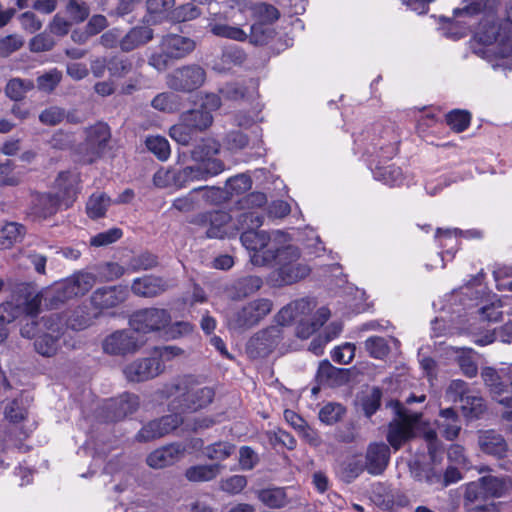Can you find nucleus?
<instances>
[{"label": "nucleus", "instance_id": "obj_1", "mask_svg": "<svg viewBox=\"0 0 512 512\" xmlns=\"http://www.w3.org/2000/svg\"><path fill=\"white\" fill-rule=\"evenodd\" d=\"M264 217L257 211H245L237 218L236 230L241 231L242 245L250 251V259L254 265L265 266L273 263L274 253L280 248L271 242L270 235L257 230L263 224Z\"/></svg>", "mask_w": 512, "mask_h": 512}, {"label": "nucleus", "instance_id": "obj_2", "mask_svg": "<svg viewBox=\"0 0 512 512\" xmlns=\"http://www.w3.org/2000/svg\"><path fill=\"white\" fill-rule=\"evenodd\" d=\"M163 400L174 399L168 404L174 413L196 412L207 407L215 397L211 387H199L191 376H185L181 381L165 384L157 391Z\"/></svg>", "mask_w": 512, "mask_h": 512}, {"label": "nucleus", "instance_id": "obj_3", "mask_svg": "<svg viewBox=\"0 0 512 512\" xmlns=\"http://www.w3.org/2000/svg\"><path fill=\"white\" fill-rule=\"evenodd\" d=\"M274 255L276 256L273 262L277 268L270 276L274 285H291L309 275L311 271L309 266L299 262L301 256L299 248L293 245L283 246Z\"/></svg>", "mask_w": 512, "mask_h": 512}, {"label": "nucleus", "instance_id": "obj_4", "mask_svg": "<svg viewBox=\"0 0 512 512\" xmlns=\"http://www.w3.org/2000/svg\"><path fill=\"white\" fill-rule=\"evenodd\" d=\"M366 134L369 141L366 150L371 156L389 161L398 154L401 138L394 125L375 123Z\"/></svg>", "mask_w": 512, "mask_h": 512}, {"label": "nucleus", "instance_id": "obj_5", "mask_svg": "<svg viewBox=\"0 0 512 512\" xmlns=\"http://www.w3.org/2000/svg\"><path fill=\"white\" fill-rule=\"evenodd\" d=\"M146 340L134 329H121L107 335L102 342L104 353L111 356L133 355L145 344Z\"/></svg>", "mask_w": 512, "mask_h": 512}, {"label": "nucleus", "instance_id": "obj_6", "mask_svg": "<svg viewBox=\"0 0 512 512\" xmlns=\"http://www.w3.org/2000/svg\"><path fill=\"white\" fill-rule=\"evenodd\" d=\"M221 144L214 138L201 139L191 150V158L199 163L197 167L208 177L219 175L225 170L222 160L214 158L220 152Z\"/></svg>", "mask_w": 512, "mask_h": 512}, {"label": "nucleus", "instance_id": "obj_7", "mask_svg": "<svg viewBox=\"0 0 512 512\" xmlns=\"http://www.w3.org/2000/svg\"><path fill=\"white\" fill-rule=\"evenodd\" d=\"M206 71L199 64H187L174 69L166 77L167 86L177 92L192 93L206 81Z\"/></svg>", "mask_w": 512, "mask_h": 512}, {"label": "nucleus", "instance_id": "obj_8", "mask_svg": "<svg viewBox=\"0 0 512 512\" xmlns=\"http://www.w3.org/2000/svg\"><path fill=\"white\" fill-rule=\"evenodd\" d=\"M171 320L167 309L148 307L134 311L129 318V325L138 334H149L165 330Z\"/></svg>", "mask_w": 512, "mask_h": 512}, {"label": "nucleus", "instance_id": "obj_9", "mask_svg": "<svg viewBox=\"0 0 512 512\" xmlns=\"http://www.w3.org/2000/svg\"><path fill=\"white\" fill-rule=\"evenodd\" d=\"M231 222V215L223 210H209L197 213L190 217L188 223L198 229L205 230L210 239H224L229 236L227 225Z\"/></svg>", "mask_w": 512, "mask_h": 512}, {"label": "nucleus", "instance_id": "obj_10", "mask_svg": "<svg viewBox=\"0 0 512 512\" xmlns=\"http://www.w3.org/2000/svg\"><path fill=\"white\" fill-rule=\"evenodd\" d=\"M92 277L88 274H78L58 283L50 293L46 294L45 301L50 306H57L73 297L84 295L91 287Z\"/></svg>", "mask_w": 512, "mask_h": 512}, {"label": "nucleus", "instance_id": "obj_11", "mask_svg": "<svg viewBox=\"0 0 512 512\" xmlns=\"http://www.w3.org/2000/svg\"><path fill=\"white\" fill-rule=\"evenodd\" d=\"M272 306V301L267 298L250 301L233 313L230 324L235 329H249L264 319L271 312Z\"/></svg>", "mask_w": 512, "mask_h": 512}, {"label": "nucleus", "instance_id": "obj_12", "mask_svg": "<svg viewBox=\"0 0 512 512\" xmlns=\"http://www.w3.org/2000/svg\"><path fill=\"white\" fill-rule=\"evenodd\" d=\"M398 418L388 425L387 442L395 451L399 450L407 441L414 437V425L420 415L409 414L405 409L397 410Z\"/></svg>", "mask_w": 512, "mask_h": 512}, {"label": "nucleus", "instance_id": "obj_13", "mask_svg": "<svg viewBox=\"0 0 512 512\" xmlns=\"http://www.w3.org/2000/svg\"><path fill=\"white\" fill-rule=\"evenodd\" d=\"M140 406L137 394L123 392L107 400L102 408V417L106 423H116L135 413Z\"/></svg>", "mask_w": 512, "mask_h": 512}, {"label": "nucleus", "instance_id": "obj_14", "mask_svg": "<svg viewBox=\"0 0 512 512\" xmlns=\"http://www.w3.org/2000/svg\"><path fill=\"white\" fill-rule=\"evenodd\" d=\"M183 417L180 413L164 415L158 419L151 420L144 424L135 435V441L139 443H147L159 439L183 424Z\"/></svg>", "mask_w": 512, "mask_h": 512}, {"label": "nucleus", "instance_id": "obj_15", "mask_svg": "<svg viewBox=\"0 0 512 512\" xmlns=\"http://www.w3.org/2000/svg\"><path fill=\"white\" fill-rule=\"evenodd\" d=\"M283 339L279 326H269L254 334L247 343V353L251 358L269 356Z\"/></svg>", "mask_w": 512, "mask_h": 512}, {"label": "nucleus", "instance_id": "obj_16", "mask_svg": "<svg viewBox=\"0 0 512 512\" xmlns=\"http://www.w3.org/2000/svg\"><path fill=\"white\" fill-rule=\"evenodd\" d=\"M481 378L493 399L507 407H512V396L500 398L504 394L512 392L511 381L506 369L498 372L494 367L486 366L481 370Z\"/></svg>", "mask_w": 512, "mask_h": 512}, {"label": "nucleus", "instance_id": "obj_17", "mask_svg": "<svg viewBox=\"0 0 512 512\" xmlns=\"http://www.w3.org/2000/svg\"><path fill=\"white\" fill-rule=\"evenodd\" d=\"M164 371V365L159 358L145 357L132 361L123 369L128 382L140 383L153 379Z\"/></svg>", "mask_w": 512, "mask_h": 512}, {"label": "nucleus", "instance_id": "obj_18", "mask_svg": "<svg viewBox=\"0 0 512 512\" xmlns=\"http://www.w3.org/2000/svg\"><path fill=\"white\" fill-rule=\"evenodd\" d=\"M129 297V289L126 285L102 286L95 289L90 301L92 306L100 312L116 308Z\"/></svg>", "mask_w": 512, "mask_h": 512}, {"label": "nucleus", "instance_id": "obj_19", "mask_svg": "<svg viewBox=\"0 0 512 512\" xmlns=\"http://www.w3.org/2000/svg\"><path fill=\"white\" fill-rule=\"evenodd\" d=\"M171 288L170 281L162 276L153 274L133 279L131 291L134 295L144 298H154Z\"/></svg>", "mask_w": 512, "mask_h": 512}, {"label": "nucleus", "instance_id": "obj_20", "mask_svg": "<svg viewBox=\"0 0 512 512\" xmlns=\"http://www.w3.org/2000/svg\"><path fill=\"white\" fill-rule=\"evenodd\" d=\"M80 174L70 170L61 171L58 173L54 188L57 190L55 195L60 196V201L68 208L77 198L80 192Z\"/></svg>", "mask_w": 512, "mask_h": 512}, {"label": "nucleus", "instance_id": "obj_21", "mask_svg": "<svg viewBox=\"0 0 512 512\" xmlns=\"http://www.w3.org/2000/svg\"><path fill=\"white\" fill-rule=\"evenodd\" d=\"M85 145L90 149L93 157L90 161L100 158L104 153L110 139L111 129L105 122L98 121L85 129Z\"/></svg>", "mask_w": 512, "mask_h": 512}, {"label": "nucleus", "instance_id": "obj_22", "mask_svg": "<svg viewBox=\"0 0 512 512\" xmlns=\"http://www.w3.org/2000/svg\"><path fill=\"white\" fill-rule=\"evenodd\" d=\"M390 447L383 442H374L368 445L366 451V470L371 475H380L387 468L390 461Z\"/></svg>", "mask_w": 512, "mask_h": 512}, {"label": "nucleus", "instance_id": "obj_23", "mask_svg": "<svg viewBox=\"0 0 512 512\" xmlns=\"http://www.w3.org/2000/svg\"><path fill=\"white\" fill-rule=\"evenodd\" d=\"M159 47L162 51H166L173 60H179L193 52L196 43L186 36L167 34L162 37Z\"/></svg>", "mask_w": 512, "mask_h": 512}, {"label": "nucleus", "instance_id": "obj_24", "mask_svg": "<svg viewBox=\"0 0 512 512\" xmlns=\"http://www.w3.org/2000/svg\"><path fill=\"white\" fill-rule=\"evenodd\" d=\"M185 447L180 443H171L151 452L147 464L155 469H162L175 464L183 456Z\"/></svg>", "mask_w": 512, "mask_h": 512}, {"label": "nucleus", "instance_id": "obj_25", "mask_svg": "<svg viewBox=\"0 0 512 512\" xmlns=\"http://www.w3.org/2000/svg\"><path fill=\"white\" fill-rule=\"evenodd\" d=\"M486 495L483 484L470 482L467 484L464 493V507L468 512H496L497 506L494 502L483 504Z\"/></svg>", "mask_w": 512, "mask_h": 512}, {"label": "nucleus", "instance_id": "obj_26", "mask_svg": "<svg viewBox=\"0 0 512 512\" xmlns=\"http://www.w3.org/2000/svg\"><path fill=\"white\" fill-rule=\"evenodd\" d=\"M478 444L480 450L487 455L498 459H503L507 456L508 444L505 438L493 429L480 432Z\"/></svg>", "mask_w": 512, "mask_h": 512}, {"label": "nucleus", "instance_id": "obj_27", "mask_svg": "<svg viewBox=\"0 0 512 512\" xmlns=\"http://www.w3.org/2000/svg\"><path fill=\"white\" fill-rule=\"evenodd\" d=\"M61 204L60 196L50 192H36L33 195L32 214L41 219L55 215Z\"/></svg>", "mask_w": 512, "mask_h": 512}, {"label": "nucleus", "instance_id": "obj_28", "mask_svg": "<svg viewBox=\"0 0 512 512\" xmlns=\"http://www.w3.org/2000/svg\"><path fill=\"white\" fill-rule=\"evenodd\" d=\"M17 301L19 304L16 307V315L18 314L19 306H22V311L29 316H37L40 312L42 304V295L34 293L29 284H21L16 289Z\"/></svg>", "mask_w": 512, "mask_h": 512}, {"label": "nucleus", "instance_id": "obj_29", "mask_svg": "<svg viewBox=\"0 0 512 512\" xmlns=\"http://www.w3.org/2000/svg\"><path fill=\"white\" fill-rule=\"evenodd\" d=\"M262 286L263 279L261 277L247 275L234 280L228 288V291L232 299L242 300L259 291Z\"/></svg>", "mask_w": 512, "mask_h": 512}, {"label": "nucleus", "instance_id": "obj_30", "mask_svg": "<svg viewBox=\"0 0 512 512\" xmlns=\"http://www.w3.org/2000/svg\"><path fill=\"white\" fill-rule=\"evenodd\" d=\"M437 427L441 435L449 441L456 439L461 431L460 418L457 411L452 408L441 409Z\"/></svg>", "mask_w": 512, "mask_h": 512}, {"label": "nucleus", "instance_id": "obj_31", "mask_svg": "<svg viewBox=\"0 0 512 512\" xmlns=\"http://www.w3.org/2000/svg\"><path fill=\"white\" fill-rule=\"evenodd\" d=\"M154 31L149 26H135L131 28L122 38L120 49L123 52H130L147 44L153 39Z\"/></svg>", "mask_w": 512, "mask_h": 512}, {"label": "nucleus", "instance_id": "obj_32", "mask_svg": "<svg viewBox=\"0 0 512 512\" xmlns=\"http://www.w3.org/2000/svg\"><path fill=\"white\" fill-rule=\"evenodd\" d=\"M68 329L81 331L92 325L95 315H92L87 305H79L63 311Z\"/></svg>", "mask_w": 512, "mask_h": 512}, {"label": "nucleus", "instance_id": "obj_33", "mask_svg": "<svg viewBox=\"0 0 512 512\" xmlns=\"http://www.w3.org/2000/svg\"><path fill=\"white\" fill-rule=\"evenodd\" d=\"M380 161L371 168L374 178L391 187L402 184L404 180L402 169L394 164L381 165Z\"/></svg>", "mask_w": 512, "mask_h": 512}, {"label": "nucleus", "instance_id": "obj_34", "mask_svg": "<svg viewBox=\"0 0 512 512\" xmlns=\"http://www.w3.org/2000/svg\"><path fill=\"white\" fill-rule=\"evenodd\" d=\"M221 467L219 463L193 465L186 469L185 477L190 482H208L218 476Z\"/></svg>", "mask_w": 512, "mask_h": 512}, {"label": "nucleus", "instance_id": "obj_35", "mask_svg": "<svg viewBox=\"0 0 512 512\" xmlns=\"http://www.w3.org/2000/svg\"><path fill=\"white\" fill-rule=\"evenodd\" d=\"M171 169L173 188L177 190L186 187L187 184L192 181L206 180L209 178L197 166H186L181 169L171 167Z\"/></svg>", "mask_w": 512, "mask_h": 512}, {"label": "nucleus", "instance_id": "obj_36", "mask_svg": "<svg viewBox=\"0 0 512 512\" xmlns=\"http://www.w3.org/2000/svg\"><path fill=\"white\" fill-rule=\"evenodd\" d=\"M208 29L213 35L220 38L231 39L239 42H244L248 38V34L242 28L219 23L215 20L209 21Z\"/></svg>", "mask_w": 512, "mask_h": 512}, {"label": "nucleus", "instance_id": "obj_37", "mask_svg": "<svg viewBox=\"0 0 512 512\" xmlns=\"http://www.w3.org/2000/svg\"><path fill=\"white\" fill-rule=\"evenodd\" d=\"M35 87L33 80L22 79L19 77L11 78L5 86L6 96L14 101H22L28 92L33 90Z\"/></svg>", "mask_w": 512, "mask_h": 512}, {"label": "nucleus", "instance_id": "obj_38", "mask_svg": "<svg viewBox=\"0 0 512 512\" xmlns=\"http://www.w3.org/2000/svg\"><path fill=\"white\" fill-rule=\"evenodd\" d=\"M111 204L110 197L105 193H93L86 203V213L90 219L96 220L106 215Z\"/></svg>", "mask_w": 512, "mask_h": 512}, {"label": "nucleus", "instance_id": "obj_39", "mask_svg": "<svg viewBox=\"0 0 512 512\" xmlns=\"http://www.w3.org/2000/svg\"><path fill=\"white\" fill-rule=\"evenodd\" d=\"M59 341L60 338L57 336L49 332H41L34 339L35 351L44 357H52L56 355L60 348Z\"/></svg>", "mask_w": 512, "mask_h": 512}, {"label": "nucleus", "instance_id": "obj_40", "mask_svg": "<svg viewBox=\"0 0 512 512\" xmlns=\"http://www.w3.org/2000/svg\"><path fill=\"white\" fill-rule=\"evenodd\" d=\"M472 120V114L465 109H453L445 114L446 125L455 133L466 131Z\"/></svg>", "mask_w": 512, "mask_h": 512}, {"label": "nucleus", "instance_id": "obj_41", "mask_svg": "<svg viewBox=\"0 0 512 512\" xmlns=\"http://www.w3.org/2000/svg\"><path fill=\"white\" fill-rule=\"evenodd\" d=\"M185 121L198 133L208 129L213 123V116L205 109H191L181 114Z\"/></svg>", "mask_w": 512, "mask_h": 512}, {"label": "nucleus", "instance_id": "obj_42", "mask_svg": "<svg viewBox=\"0 0 512 512\" xmlns=\"http://www.w3.org/2000/svg\"><path fill=\"white\" fill-rule=\"evenodd\" d=\"M257 498L267 507L279 509L286 505L287 495L283 488H266L257 491Z\"/></svg>", "mask_w": 512, "mask_h": 512}, {"label": "nucleus", "instance_id": "obj_43", "mask_svg": "<svg viewBox=\"0 0 512 512\" xmlns=\"http://www.w3.org/2000/svg\"><path fill=\"white\" fill-rule=\"evenodd\" d=\"M236 446L229 441H216L204 448V455L209 460L222 462L228 459L234 452Z\"/></svg>", "mask_w": 512, "mask_h": 512}, {"label": "nucleus", "instance_id": "obj_44", "mask_svg": "<svg viewBox=\"0 0 512 512\" xmlns=\"http://www.w3.org/2000/svg\"><path fill=\"white\" fill-rule=\"evenodd\" d=\"M198 134L197 130L180 116L178 123L172 125L169 129V136L181 145H188Z\"/></svg>", "mask_w": 512, "mask_h": 512}, {"label": "nucleus", "instance_id": "obj_45", "mask_svg": "<svg viewBox=\"0 0 512 512\" xmlns=\"http://www.w3.org/2000/svg\"><path fill=\"white\" fill-rule=\"evenodd\" d=\"M461 403V410L468 420L479 419L486 411L485 400L481 396L468 395Z\"/></svg>", "mask_w": 512, "mask_h": 512}, {"label": "nucleus", "instance_id": "obj_46", "mask_svg": "<svg viewBox=\"0 0 512 512\" xmlns=\"http://www.w3.org/2000/svg\"><path fill=\"white\" fill-rule=\"evenodd\" d=\"M462 231L455 229L437 228L435 232V241L441 248H447L446 253L454 254L457 251L458 237Z\"/></svg>", "mask_w": 512, "mask_h": 512}, {"label": "nucleus", "instance_id": "obj_47", "mask_svg": "<svg viewBox=\"0 0 512 512\" xmlns=\"http://www.w3.org/2000/svg\"><path fill=\"white\" fill-rule=\"evenodd\" d=\"M145 146L158 160L166 161L171 155V148L164 136H147Z\"/></svg>", "mask_w": 512, "mask_h": 512}, {"label": "nucleus", "instance_id": "obj_48", "mask_svg": "<svg viewBox=\"0 0 512 512\" xmlns=\"http://www.w3.org/2000/svg\"><path fill=\"white\" fill-rule=\"evenodd\" d=\"M274 29L265 22H255L250 27L249 42L255 46H264L273 38Z\"/></svg>", "mask_w": 512, "mask_h": 512}, {"label": "nucleus", "instance_id": "obj_49", "mask_svg": "<svg viewBox=\"0 0 512 512\" xmlns=\"http://www.w3.org/2000/svg\"><path fill=\"white\" fill-rule=\"evenodd\" d=\"M65 14L74 24H81L89 18L90 7L84 0H68Z\"/></svg>", "mask_w": 512, "mask_h": 512}, {"label": "nucleus", "instance_id": "obj_50", "mask_svg": "<svg viewBox=\"0 0 512 512\" xmlns=\"http://www.w3.org/2000/svg\"><path fill=\"white\" fill-rule=\"evenodd\" d=\"M24 233V226L9 222L0 229V249H8L17 242Z\"/></svg>", "mask_w": 512, "mask_h": 512}, {"label": "nucleus", "instance_id": "obj_51", "mask_svg": "<svg viewBox=\"0 0 512 512\" xmlns=\"http://www.w3.org/2000/svg\"><path fill=\"white\" fill-rule=\"evenodd\" d=\"M41 322L46 330L45 332H49L58 338H61L68 329L64 312L43 316Z\"/></svg>", "mask_w": 512, "mask_h": 512}, {"label": "nucleus", "instance_id": "obj_52", "mask_svg": "<svg viewBox=\"0 0 512 512\" xmlns=\"http://www.w3.org/2000/svg\"><path fill=\"white\" fill-rule=\"evenodd\" d=\"M480 481L483 484L486 496L488 495L493 498H500L508 491V485L504 478L484 476Z\"/></svg>", "mask_w": 512, "mask_h": 512}, {"label": "nucleus", "instance_id": "obj_53", "mask_svg": "<svg viewBox=\"0 0 512 512\" xmlns=\"http://www.w3.org/2000/svg\"><path fill=\"white\" fill-rule=\"evenodd\" d=\"M108 58L109 75L112 78H124L133 69V63L128 57L112 55Z\"/></svg>", "mask_w": 512, "mask_h": 512}, {"label": "nucleus", "instance_id": "obj_54", "mask_svg": "<svg viewBox=\"0 0 512 512\" xmlns=\"http://www.w3.org/2000/svg\"><path fill=\"white\" fill-rule=\"evenodd\" d=\"M307 303L301 299L296 300L282 307L276 314L275 319L280 326H287L294 322L298 317L300 308H304Z\"/></svg>", "mask_w": 512, "mask_h": 512}, {"label": "nucleus", "instance_id": "obj_55", "mask_svg": "<svg viewBox=\"0 0 512 512\" xmlns=\"http://www.w3.org/2000/svg\"><path fill=\"white\" fill-rule=\"evenodd\" d=\"M365 349L374 359L382 360L386 358L390 352V347L384 337L370 336L365 341Z\"/></svg>", "mask_w": 512, "mask_h": 512}, {"label": "nucleus", "instance_id": "obj_56", "mask_svg": "<svg viewBox=\"0 0 512 512\" xmlns=\"http://www.w3.org/2000/svg\"><path fill=\"white\" fill-rule=\"evenodd\" d=\"M346 413V408L339 403H327L319 411V419L326 425L339 422Z\"/></svg>", "mask_w": 512, "mask_h": 512}, {"label": "nucleus", "instance_id": "obj_57", "mask_svg": "<svg viewBox=\"0 0 512 512\" xmlns=\"http://www.w3.org/2000/svg\"><path fill=\"white\" fill-rule=\"evenodd\" d=\"M252 180L250 176L238 174L227 179L225 184L226 193L229 196L241 195L251 189Z\"/></svg>", "mask_w": 512, "mask_h": 512}, {"label": "nucleus", "instance_id": "obj_58", "mask_svg": "<svg viewBox=\"0 0 512 512\" xmlns=\"http://www.w3.org/2000/svg\"><path fill=\"white\" fill-rule=\"evenodd\" d=\"M175 5V0H147L146 8L153 20L165 18Z\"/></svg>", "mask_w": 512, "mask_h": 512}, {"label": "nucleus", "instance_id": "obj_59", "mask_svg": "<svg viewBox=\"0 0 512 512\" xmlns=\"http://www.w3.org/2000/svg\"><path fill=\"white\" fill-rule=\"evenodd\" d=\"M16 317V307H14L12 302H6L0 305V344L8 337V329L5 324L13 322Z\"/></svg>", "mask_w": 512, "mask_h": 512}, {"label": "nucleus", "instance_id": "obj_60", "mask_svg": "<svg viewBox=\"0 0 512 512\" xmlns=\"http://www.w3.org/2000/svg\"><path fill=\"white\" fill-rule=\"evenodd\" d=\"M498 0H491L492 3H490V0H478V1H472L468 5L464 6L463 8H455L453 10V16L454 17H460L462 15L467 16H474L478 15L484 10H490L493 8L494 4Z\"/></svg>", "mask_w": 512, "mask_h": 512}, {"label": "nucleus", "instance_id": "obj_61", "mask_svg": "<svg viewBox=\"0 0 512 512\" xmlns=\"http://www.w3.org/2000/svg\"><path fill=\"white\" fill-rule=\"evenodd\" d=\"M382 391L379 387H373L368 395L361 399V406L367 417L374 415L381 406Z\"/></svg>", "mask_w": 512, "mask_h": 512}, {"label": "nucleus", "instance_id": "obj_62", "mask_svg": "<svg viewBox=\"0 0 512 512\" xmlns=\"http://www.w3.org/2000/svg\"><path fill=\"white\" fill-rule=\"evenodd\" d=\"M123 236V231L120 228L113 227L104 232H100L91 237L90 245L93 247H102L117 242Z\"/></svg>", "mask_w": 512, "mask_h": 512}, {"label": "nucleus", "instance_id": "obj_63", "mask_svg": "<svg viewBox=\"0 0 512 512\" xmlns=\"http://www.w3.org/2000/svg\"><path fill=\"white\" fill-rule=\"evenodd\" d=\"M55 45L56 42L51 33L46 32L36 34L29 41V49L35 53L50 51Z\"/></svg>", "mask_w": 512, "mask_h": 512}, {"label": "nucleus", "instance_id": "obj_64", "mask_svg": "<svg viewBox=\"0 0 512 512\" xmlns=\"http://www.w3.org/2000/svg\"><path fill=\"white\" fill-rule=\"evenodd\" d=\"M62 79L59 70L53 69L37 77V86L41 91L52 92Z\"/></svg>", "mask_w": 512, "mask_h": 512}]
</instances>
